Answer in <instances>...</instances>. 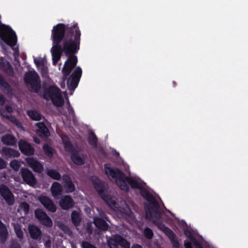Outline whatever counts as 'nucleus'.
<instances>
[{"label": "nucleus", "instance_id": "nucleus-1", "mask_svg": "<svg viewBox=\"0 0 248 248\" xmlns=\"http://www.w3.org/2000/svg\"><path fill=\"white\" fill-rule=\"evenodd\" d=\"M81 31L78 23L73 25L58 23L51 31V49L53 64L56 65L63 52L65 55L77 53L79 49Z\"/></svg>", "mask_w": 248, "mask_h": 248}, {"label": "nucleus", "instance_id": "nucleus-2", "mask_svg": "<svg viewBox=\"0 0 248 248\" xmlns=\"http://www.w3.org/2000/svg\"><path fill=\"white\" fill-rule=\"evenodd\" d=\"M140 190V194L148 202L145 204L146 218L151 219L153 217L159 219L161 217L159 204L155 197L141 183L131 177L125 175L124 181L120 184L119 188L123 191L128 192L129 187Z\"/></svg>", "mask_w": 248, "mask_h": 248}, {"label": "nucleus", "instance_id": "nucleus-3", "mask_svg": "<svg viewBox=\"0 0 248 248\" xmlns=\"http://www.w3.org/2000/svg\"><path fill=\"white\" fill-rule=\"evenodd\" d=\"M62 141L63 147L65 151L71 153L70 158L72 161L76 165L81 166L85 164L86 155L82 154L78 155V151L74 147L71 143L68 137L64 136L62 137Z\"/></svg>", "mask_w": 248, "mask_h": 248}, {"label": "nucleus", "instance_id": "nucleus-4", "mask_svg": "<svg viewBox=\"0 0 248 248\" xmlns=\"http://www.w3.org/2000/svg\"><path fill=\"white\" fill-rule=\"evenodd\" d=\"M24 79L26 84L29 87L30 91L37 93L41 88V81L38 73L35 71L27 72Z\"/></svg>", "mask_w": 248, "mask_h": 248}, {"label": "nucleus", "instance_id": "nucleus-5", "mask_svg": "<svg viewBox=\"0 0 248 248\" xmlns=\"http://www.w3.org/2000/svg\"><path fill=\"white\" fill-rule=\"evenodd\" d=\"M0 37L10 46H15L17 43L16 32L10 26L2 23L0 24Z\"/></svg>", "mask_w": 248, "mask_h": 248}, {"label": "nucleus", "instance_id": "nucleus-6", "mask_svg": "<svg viewBox=\"0 0 248 248\" xmlns=\"http://www.w3.org/2000/svg\"><path fill=\"white\" fill-rule=\"evenodd\" d=\"M93 184L94 189L106 204L109 207L115 206L116 202L112 200L111 197L108 194V191L105 186L104 182L98 179H96L93 181Z\"/></svg>", "mask_w": 248, "mask_h": 248}, {"label": "nucleus", "instance_id": "nucleus-7", "mask_svg": "<svg viewBox=\"0 0 248 248\" xmlns=\"http://www.w3.org/2000/svg\"><path fill=\"white\" fill-rule=\"evenodd\" d=\"M104 170L106 174L109 179H115L119 187L125 175V173L117 167H110L107 164L104 165Z\"/></svg>", "mask_w": 248, "mask_h": 248}, {"label": "nucleus", "instance_id": "nucleus-8", "mask_svg": "<svg viewBox=\"0 0 248 248\" xmlns=\"http://www.w3.org/2000/svg\"><path fill=\"white\" fill-rule=\"evenodd\" d=\"M0 195L9 206L14 204L15 196L9 188L4 184L0 185Z\"/></svg>", "mask_w": 248, "mask_h": 248}, {"label": "nucleus", "instance_id": "nucleus-9", "mask_svg": "<svg viewBox=\"0 0 248 248\" xmlns=\"http://www.w3.org/2000/svg\"><path fill=\"white\" fill-rule=\"evenodd\" d=\"M35 217L43 225L50 228L53 225L52 219L42 209H38L35 210Z\"/></svg>", "mask_w": 248, "mask_h": 248}, {"label": "nucleus", "instance_id": "nucleus-10", "mask_svg": "<svg viewBox=\"0 0 248 248\" xmlns=\"http://www.w3.org/2000/svg\"><path fill=\"white\" fill-rule=\"evenodd\" d=\"M110 248H116L119 245L124 248H129L130 243L123 237L119 234H115L113 238L108 241Z\"/></svg>", "mask_w": 248, "mask_h": 248}, {"label": "nucleus", "instance_id": "nucleus-11", "mask_svg": "<svg viewBox=\"0 0 248 248\" xmlns=\"http://www.w3.org/2000/svg\"><path fill=\"white\" fill-rule=\"evenodd\" d=\"M21 177L23 181L30 186L36 184V179L32 172L28 168H22L20 170Z\"/></svg>", "mask_w": 248, "mask_h": 248}, {"label": "nucleus", "instance_id": "nucleus-12", "mask_svg": "<svg viewBox=\"0 0 248 248\" xmlns=\"http://www.w3.org/2000/svg\"><path fill=\"white\" fill-rule=\"evenodd\" d=\"M161 230L170 241L174 248H179L180 244L178 241L177 236L174 232L164 224L161 225Z\"/></svg>", "mask_w": 248, "mask_h": 248}, {"label": "nucleus", "instance_id": "nucleus-13", "mask_svg": "<svg viewBox=\"0 0 248 248\" xmlns=\"http://www.w3.org/2000/svg\"><path fill=\"white\" fill-rule=\"evenodd\" d=\"M0 70L10 77H13L14 75V69L10 62L1 56H0Z\"/></svg>", "mask_w": 248, "mask_h": 248}, {"label": "nucleus", "instance_id": "nucleus-14", "mask_svg": "<svg viewBox=\"0 0 248 248\" xmlns=\"http://www.w3.org/2000/svg\"><path fill=\"white\" fill-rule=\"evenodd\" d=\"M38 200L49 211L55 212L57 210V207L52 200L48 197L44 195H41L38 197Z\"/></svg>", "mask_w": 248, "mask_h": 248}, {"label": "nucleus", "instance_id": "nucleus-15", "mask_svg": "<svg viewBox=\"0 0 248 248\" xmlns=\"http://www.w3.org/2000/svg\"><path fill=\"white\" fill-rule=\"evenodd\" d=\"M59 203L61 208L64 210L71 209L75 205L73 199L69 195L62 196L59 200Z\"/></svg>", "mask_w": 248, "mask_h": 248}, {"label": "nucleus", "instance_id": "nucleus-16", "mask_svg": "<svg viewBox=\"0 0 248 248\" xmlns=\"http://www.w3.org/2000/svg\"><path fill=\"white\" fill-rule=\"evenodd\" d=\"M26 161L28 166L32 169V170L37 173H41L43 171L44 168L42 164L33 157H28L26 158Z\"/></svg>", "mask_w": 248, "mask_h": 248}, {"label": "nucleus", "instance_id": "nucleus-17", "mask_svg": "<svg viewBox=\"0 0 248 248\" xmlns=\"http://www.w3.org/2000/svg\"><path fill=\"white\" fill-rule=\"evenodd\" d=\"M63 188L66 193L73 192L75 190V185L73 183L71 177L68 174H63L62 177Z\"/></svg>", "mask_w": 248, "mask_h": 248}, {"label": "nucleus", "instance_id": "nucleus-18", "mask_svg": "<svg viewBox=\"0 0 248 248\" xmlns=\"http://www.w3.org/2000/svg\"><path fill=\"white\" fill-rule=\"evenodd\" d=\"M18 146L21 153L26 155H32L34 154V149L27 141L20 140Z\"/></svg>", "mask_w": 248, "mask_h": 248}, {"label": "nucleus", "instance_id": "nucleus-19", "mask_svg": "<svg viewBox=\"0 0 248 248\" xmlns=\"http://www.w3.org/2000/svg\"><path fill=\"white\" fill-rule=\"evenodd\" d=\"M61 93V90L55 85H50L48 88H45L43 90V96L44 98L48 97L51 98Z\"/></svg>", "mask_w": 248, "mask_h": 248}, {"label": "nucleus", "instance_id": "nucleus-20", "mask_svg": "<svg viewBox=\"0 0 248 248\" xmlns=\"http://www.w3.org/2000/svg\"><path fill=\"white\" fill-rule=\"evenodd\" d=\"M50 191L52 196L55 199H58L62 194L63 187L59 182H54L51 185Z\"/></svg>", "mask_w": 248, "mask_h": 248}, {"label": "nucleus", "instance_id": "nucleus-21", "mask_svg": "<svg viewBox=\"0 0 248 248\" xmlns=\"http://www.w3.org/2000/svg\"><path fill=\"white\" fill-rule=\"evenodd\" d=\"M38 129L36 130L37 135L42 138H47L50 134L46 126L43 122H38L36 124Z\"/></svg>", "mask_w": 248, "mask_h": 248}, {"label": "nucleus", "instance_id": "nucleus-22", "mask_svg": "<svg viewBox=\"0 0 248 248\" xmlns=\"http://www.w3.org/2000/svg\"><path fill=\"white\" fill-rule=\"evenodd\" d=\"M29 232L31 237L34 240H37L42 235L41 230L34 225L30 224L28 226Z\"/></svg>", "mask_w": 248, "mask_h": 248}, {"label": "nucleus", "instance_id": "nucleus-23", "mask_svg": "<svg viewBox=\"0 0 248 248\" xmlns=\"http://www.w3.org/2000/svg\"><path fill=\"white\" fill-rule=\"evenodd\" d=\"M1 140L3 144L8 146H15L16 144L17 140L12 134H6L1 138Z\"/></svg>", "mask_w": 248, "mask_h": 248}, {"label": "nucleus", "instance_id": "nucleus-24", "mask_svg": "<svg viewBox=\"0 0 248 248\" xmlns=\"http://www.w3.org/2000/svg\"><path fill=\"white\" fill-rule=\"evenodd\" d=\"M93 223L96 228L103 231L108 230L109 228V225L106 221L99 217L93 218Z\"/></svg>", "mask_w": 248, "mask_h": 248}, {"label": "nucleus", "instance_id": "nucleus-25", "mask_svg": "<svg viewBox=\"0 0 248 248\" xmlns=\"http://www.w3.org/2000/svg\"><path fill=\"white\" fill-rule=\"evenodd\" d=\"M8 236V232L6 225L0 220V242L4 244Z\"/></svg>", "mask_w": 248, "mask_h": 248}, {"label": "nucleus", "instance_id": "nucleus-26", "mask_svg": "<svg viewBox=\"0 0 248 248\" xmlns=\"http://www.w3.org/2000/svg\"><path fill=\"white\" fill-rule=\"evenodd\" d=\"M71 221L76 227L79 226L81 224L82 218L80 213L77 211H73L71 215Z\"/></svg>", "mask_w": 248, "mask_h": 248}, {"label": "nucleus", "instance_id": "nucleus-27", "mask_svg": "<svg viewBox=\"0 0 248 248\" xmlns=\"http://www.w3.org/2000/svg\"><path fill=\"white\" fill-rule=\"evenodd\" d=\"M2 152L8 157H18L20 156L18 151L10 148L3 147Z\"/></svg>", "mask_w": 248, "mask_h": 248}, {"label": "nucleus", "instance_id": "nucleus-28", "mask_svg": "<svg viewBox=\"0 0 248 248\" xmlns=\"http://www.w3.org/2000/svg\"><path fill=\"white\" fill-rule=\"evenodd\" d=\"M79 81V79L75 78H71V76H69L67 81V85L69 90L70 91L75 90L77 87Z\"/></svg>", "mask_w": 248, "mask_h": 248}, {"label": "nucleus", "instance_id": "nucleus-29", "mask_svg": "<svg viewBox=\"0 0 248 248\" xmlns=\"http://www.w3.org/2000/svg\"><path fill=\"white\" fill-rule=\"evenodd\" d=\"M0 87H1L2 89L7 93H12V89L11 86L5 81L3 77L0 74Z\"/></svg>", "mask_w": 248, "mask_h": 248}, {"label": "nucleus", "instance_id": "nucleus-30", "mask_svg": "<svg viewBox=\"0 0 248 248\" xmlns=\"http://www.w3.org/2000/svg\"><path fill=\"white\" fill-rule=\"evenodd\" d=\"M46 174L54 180H59L61 178L60 173L57 170L55 169H47L46 170Z\"/></svg>", "mask_w": 248, "mask_h": 248}, {"label": "nucleus", "instance_id": "nucleus-31", "mask_svg": "<svg viewBox=\"0 0 248 248\" xmlns=\"http://www.w3.org/2000/svg\"><path fill=\"white\" fill-rule=\"evenodd\" d=\"M53 104L57 107H61L64 105V100L61 93L53 97L50 98Z\"/></svg>", "mask_w": 248, "mask_h": 248}, {"label": "nucleus", "instance_id": "nucleus-32", "mask_svg": "<svg viewBox=\"0 0 248 248\" xmlns=\"http://www.w3.org/2000/svg\"><path fill=\"white\" fill-rule=\"evenodd\" d=\"M14 227V230L16 236L20 239L23 238L24 233L21 229V225L20 223L16 222L12 224Z\"/></svg>", "mask_w": 248, "mask_h": 248}, {"label": "nucleus", "instance_id": "nucleus-33", "mask_svg": "<svg viewBox=\"0 0 248 248\" xmlns=\"http://www.w3.org/2000/svg\"><path fill=\"white\" fill-rule=\"evenodd\" d=\"M89 144L93 149H96L98 144V140L94 133L90 134L88 138Z\"/></svg>", "mask_w": 248, "mask_h": 248}, {"label": "nucleus", "instance_id": "nucleus-34", "mask_svg": "<svg viewBox=\"0 0 248 248\" xmlns=\"http://www.w3.org/2000/svg\"><path fill=\"white\" fill-rule=\"evenodd\" d=\"M74 68L73 66H71L68 64V62H65L64 66L62 69L64 79H66L67 78Z\"/></svg>", "mask_w": 248, "mask_h": 248}, {"label": "nucleus", "instance_id": "nucleus-35", "mask_svg": "<svg viewBox=\"0 0 248 248\" xmlns=\"http://www.w3.org/2000/svg\"><path fill=\"white\" fill-rule=\"evenodd\" d=\"M27 115L33 121H40L41 119V115L37 111L30 110L27 111Z\"/></svg>", "mask_w": 248, "mask_h": 248}, {"label": "nucleus", "instance_id": "nucleus-36", "mask_svg": "<svg viewBox=\"0 0 248 248\" xmlns=\"http://www.w3.org/2000/svg\"><path fill=\"white\" fill-rule=\"evenodd\" d=\"M5 117L11 123L14 124L15 125L17 126L18 128H20L22 130L24 129V126L22 125L21 123L14 116L10 115V116H6Z\"/></svg>", "mask_w": 248, "mask_h": 248}, {"label": "nucleus", "instance_id": "nucleus-37", "mask_svg": "<svg viewBox=\"0 0 248 248\" xmlns=\"http://www.w3.org/2000/svg\"><path fill=\"white\" fill-rule=\"evenodd\" d=\"M76 53H72L70 54H67L68 56L67 60L65 62H68V64L73 66L74 68L76 66L78 62V58L75 55Z\"/></svg>", "mask_w": 248, "mask_h": 248}, {"label": "nucleus", "instance_id": "nucleus-38", "mask_svg": "<svg viewBox=\"0 0 248 248\" xmlns=\"http://www.w3.org/2000/svg\"><path fill=\"white\" fill-rule=\"evenodd\" d=\"M43 150L45 154L49 157H51L55 152L54 148L46 143L43 146Z\"/></svg>", "mask_w": 248, "mask_h": 248}, {"label": "nucleus", "instance_id": "nucleus-39", "mask_svg": "<svg viewBox=\"0 0 248 248\" xmlns=\"http://www.w3.org/2000/svg\"><path fill=\"white\" fill-rule=\"evenodd\" d=\"M82 75V69L79 66L77 67L70 76L71 78H75L78 79H79Z\"/></svg>", "mask_w": 248, "mask_h": 248}, {"label": "nucleus", "instance_id": "nucleus-40", "mask_svg": "<svg viewBox=\"0 0 248 248\" xmlns=\"http://www.w3.org/2000/svg\"><path fill=\"white\" fill-rule=\"evenodd\" d=\"M143 234L145 238H146L148 239H152L154 235L153 231L148 227H147L144 229L143 231Z\"/></svg>", "mask_w": 248, "mask_h": 248}, {"label": "nucleus", "instance_id": "nucleus-41", "mask_svg": "<svg viewBox=\"0 0 248 248\" xmlns=\"http://www.w3.org/2000/svg\"><path fill=\"white\" fill-rule=\"evenodd\" d=\"M10 166L15 171H18L20 167V164L18 160L14 159L10 162Z\"/></svg>", "mask_w": 248, "mask_h": 248}, {"label": "nucleus", "instance_id": "nucleus-42", "mask_svg": "<svg viewBox=\"0 0 248 248\" xmlns=\"http://www.w3.org/2000/svg\"><path fill=\"white\" fill-rule=\"evenodd\" d=\"M19 207L21 210H22L24 212L25 214H28L30 210V205L26 202H21L20 204Z\"/></svg>", "mask_w": 248, "mask_h": 248}, {"label": "nucleus", "instance_id": "nucleus-43", "mask_svg": "<svg viewBox=\"0 0 248 248\" xmlns=\"http://www.w3.org/2000/svg\"><path fill=\"white\" fill-rule=\"evenodd\" d=\"M82 248H97L94 245L87 241H83L81 244Z\"/></svg>", "mask_w": 248, "mask_h": 248}, {"label": "nucleus", "instance_id": "nucleus-44", "mask_svg": "<svg viewBox=\"0 0 248 248\" xmlns=\"http://www.w3.org/2000/svg\"><path fill=\"white\" fill-rule=\"evenodd\" d=\"M9 248H21L17 240H13L10 242Z\"/></svg>", "mask_w": 248, "mask_h": 248}, {"label": "nucleus", "instance_id": "nucleus-45", "mask_svg": "<svg viewBox=\"0 0 248 248\" xmlns=\"http://www.w3.org/2000/svg\"><path fill=\"white\" fill-rule=\"evenodd\" d=\"M184 234L190 241H191L195 238L193 233L189 230H185Z\"/></svg>", "mask_w": 248, "mask_h": 248}, {"label": "nucleus", "instance_id": "nucleus-46", "mask_svg": "<svg viewBox=\"0 0 248 248\" xmlns=\"http://www.w3.org/2000/svg\"><path fill=\"white\" fill-rule=\"evenodd\" d=\"M195 248H203L202 244L196 238L191 241Z\"/></svg>", "mask_w": 248, "mask_h": 248}, {"label": "nucleus", "instance_id": "nucleus-47", "mask_svg": "<svg viewBox=\"0 0 248 248\" xmlns=\"http://www.w3.org/2000/svg\"><path fill=\"white\" fill-rule=\"evenodd\" d=\"M34 62L36 65V66H39L41 65H43L44 64V62L43 59H40L39 60H37L36 58L34 59Z\"/></svg>", "mask_w": 248, "mask_h": 248}, {"label": "nucleus", "instance_id": "nucleus-48", "mask_svg": "<svg viewBox=\"0 0 248 248\" xmlns=\"http://www.w3.org/2000/svg\"><path fill=\"white\" fill-rule=\"evenodd\" d=\"M98 153L99 155L103 157H106L107 155L104 149L102 147L99 148L98 150Z\"/></svg>", "mask_w": 248, "mask_h": 248}, {"label": "nucleus", "instance_id": "nucleus-49", "mask_svg": "<svg viewBox=\"0 0 248 248\" xmlns=\"http://www.w3.org/2000/svg\"><path fill=\"white\" fill-rule=\"evenodd\" d=\"M7 163L2 158L0 157V169H3L6 167Z\"/></svg>", "mask_w": 248, "mask_h": 248}, {"label": "nucleus", "instance_id": "nucleus-50", "mask_svg": "<svg viewBox=\"0 0 248 248\" xmlns=\"http://www.w3.org/2000/svg\"><path fill=\"white\" fill-rule=\"evenodd\" d=\"M59 228L64 232H66L69 231V228L63 223L60 224Z\"/></svg>", "mask_w": 248, "mask_h": 248}, {"label": "nucleus", "instance_id": "nucleus-51", "mask_svg": "<svg viewBox=\"0 0 248 248\" xmlns=\"http://www.w3.org/2000/svg\"><path fill=\"white\" fill-rule=\"evenodd\" d=\"M192 243L190 241H185L184 246L185 248H192Z\"/></svg>", "mask_w": 248, "mask_h": 248}, {"label": "nucleus", "instance_id": "nucleus-52", "mask_svg": "<svg viewBox=\"0 0 248 248\" xmlns=\"http://www.w3.org/2000/svg\"><path fill=\"white\" fill-rule=\"evenodd\" d=\"M69 107L68 108V111L70 115H73L74 113V110L73 108L70 106L69 102H68Z\"/></svg>", "mask_w": 248, "mask_h": 248}, {"label": "nucleus", "instance_id": "nucleus-53", "mask_svg": "<svg viewBox=\"0 0 248 248\" xmlns=\"http://www.w3.org/2000/svg\"><path fill=\"white\" fill-rule=\"evenodd\" d=\"M5 98L2 95H0V105H3L5 103Z\"/></svg>", "mask_w": 248, "mask_h": 248}, {"label": "nucleus", "instance_id": "nucleus-54", "mask_svg": "<svg viewBox=\"0 0 248 248\" xmlns=\"http://www.w3.org/2000/svg\"><path fill=\"white\" fill-rule=\"evenodd\" d=\"M5 109L6 110V111L9 112V113H11L13 111V108H12V107H11L9 105H6L5 106Z\"/></svg>", "mask_w": 248, "mask_h": 248}, {"label": "nucleus", "instance_id": "nucleus-55", "mask_svg": "<svg viewBox=\"0 0 248 248\" xmlns=\"http://www.w3.org/2000/svg\"><path fill=\"white\" fill-rule=\"evenodd\" d=\"M131 248H143L139 244H135L132 246Z\"/></svg>", "mask_w": 248, "mask_h": 248}, {"label": "nucleus", "instance_id": "nucleus-56", "mask_svg": "<svg viewBox=\"0 0 248 248\" xmlns=\"http://www.w3.org/2000/svg\"><path fill=\"white\" fill-rule=\"evenodd\" d=\"M33 140H34V141L35 143H36L37 144H39V143H40V140H39V139H38L37 138H36V137H34V138H33Z\"/></svg>", "mask_w": 248, "mask_h": 248}, {"label": "nucleus", "instance_id": "nucleus-57", "mask_svg": "<svg viewBox=\"0 0 248 248\" xmlns=\"http://www.w3.org/2000/svg\"><path fill=\"white\" fill-rule=\"evenodd\" d=\"M45 245L46 247H49L50 246V242H46Z\"/></svg>", "mask_w": 248, "mask_h": 248}, {"label": "nucleus", "instance_id": "nucleus-58", "mask_svg": "<svg viewBox=\"0 0 248 248\" xmlns=\"http://www.w3.org/2000/svg\"><path fill=\"white\" fill-rule=\"evenodd\" d=\"M173 83L175 84V85H176V83L175 82H173Z\"/></svg>", "mask_w": 248, "mask_h": 248}]
</instances>
